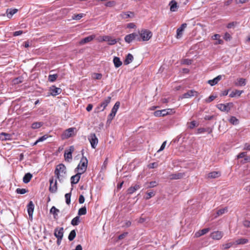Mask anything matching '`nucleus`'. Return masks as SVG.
I'll list each match as a JSON object with an SVG mask.
<instances>
[{
	"instance_id": "39",
	"label": "nucleus",
	"mask_w": 250,
	"mask_h": 250,
	"mask_svg": "<svg viewBox=\"0 0 250 250\" xmlns=\"http://www.w3.org/2000/svg\"><path fill=\"white\" fill-rule=\"evenodd\" d=\"M76 235V232L75 230L73 229L71 230L68 235V239L69 241H72Z\"/></svg>"
},
{
	"instance_id": "49",
	"label": "nucleus",
	"mask_w": 250,
	"mask_h": 250,
	"mask_svg": "<svg viewBox=\"0 0 250 250\" xmlns=\"http://www.w3.org/2000/svg\"><path fill=\"white\" fill-rule=\"evenodd\" d=\"M50 212L53 213V214H57V213L59 212V210L56 208L55 207H52L50 210Z\"/></svg>"
},
{
	"instance_id": "20",
	"label": "nucleus",
	"mask_w": 250,
	"mask_h": 250,
	"mask_svg": "<svg viewBox=\"0 0 250 250\" xmlns=\"http://www.w3.org/2000/svg\"><path fill=\"white\" fill-rule=\"evenodd\" d=\"M103 41L107 42L109 45H114L117 42V41L115 39H113L108 36H103Z\"/></svg>"
},
{
	"instance_id": "57",
	"label": "nucleus",
	"mask_w": 250,
	"mask_h": 250,
	"mask_svg": "<svg viewBox=\"0 0 250 250\" xmlns=\"http://www.w3.org/2000/svg\"><path fill=\"white\" fill-rule=\"evenodd\" d=\"M115 116V114L111 112L110 114L108 116L107 121L111 122L113 120V119L114 118V117Z\"/></svg>"
},
{
	"instance_id": "27",
	"label": "nucleus",
	"mask_w": 250,
	"mask_h": 250,
	"mask_svg": "<svg viewBox=\"0 0 250 250\" xmlns=\"http://www.w3.org/2000/svg\"><path fill=\"white\" fill-rule=\"evenodd\" d=\"M123 19H127L128 18H132L134 16V13L132 12L128 11L126 12H123L120 15Z\"/></svg>"
},
{
	"instance_id": "64",
	"label": "nucleus",
	"mask_w": 250,
	"mask_h": 250,
	"mask_svg": "<svg viewBox=\"0 0 250 250\" xmlns=\"http://www.w3.org/2000/svg\"><path fill=\"white\" fill-rule=\"evenodd\" d=\"M244 149L247 150H250V144L246 143L244 146Z\"/></svg>"
},
{
	"instance_id": "61",
	"label": "nucleus",
	"mask_w": 250,
	"mask_h": 250,
	"mask_svg": "<svg viewBox=\"0 0 250 250\" xmlns=\"http://www.w3.org/2000/svg\"><path fill=\"white\" fill-rule=\"evenodd\" d=\"M183 63L184 64H188V65L191 64L192 63V61L190 60H188V59H185L183 60Z\"/></svg>"
},
{
	"instance_id": "5",
	"label": "nucleus",
	"mask_w": 250,
	"mask_h": 250,
	"mask_svg": "<svg viewBox=\"0 0 250 250\" xmlns=\"http://www.w3.org/2000/svg\"><path fill=\"white\" fill-rule=\"evenodd\" d=\"M88 139L90 143L91 147L93 148H95L98 143V139L96 137L95 134L91 133L88 136Z\"/></svg>"
},
{
	"instance_id": "53",
	"label": "nucleus",
	"mask_w": 250,
	"mask_h": 250,
	"mask_svg": "<svg viewBox=\"0 0 250 250\" xmlns=\"http://www.w3.org/2000/svg\"><path fill=\"white\" fill-rule=\"evenodd\" d=\"M231 38L230 35L229 33H226L224 35V39L227 41H230Z\"/></svg>"
},
{
	"instance_id": "62",
	"label": "nucleus",
	"mask_w": 250,
	"mask_h": 250,
	"mask_svg": "<svg viewBox=\"0 0 250 250\" xmlns=\"http://www.w3.org/2000/svg\"><path fill=\"white\" fill-rule=\"evenodd\" d=\"M247 154V153L245 152H241L240 153H239L238 155H237V158H243L244 157H245V156Z\"/></svg>"
},
{
	"instance_id": "32",
	"label": "nucleus",
	"mask_w": 250,
	"mask_h": 250,
	"mask_svg": "<svg viewBox=\"0 0 250 250\" xmlns=\"http://www.w3.org/2000/svg\"><path fill=\"white\" fill-rule=\"evenodd\" d=\"M249 240L247 238H240L234 242L235 245H243L247 243Z\"/></svg>"
},
{
	"instance_id": "28",
	"label": "nucleus",
	"mask_w": 250,
	"mask_h": 250,
	"mask_svg": "<svg viewBox=\"0 0 250 250\" xmlns=\"http://www.w3.org/2000/svg\"><path fill=\"white\" fill-rule=\"evenodd\" d=\"M133 60V56L132 54L129 53L126 56L125 59L124 61V64L127 65L130 63Z\"/></svg>"
},
{
	"instance_id": "51",
	"label": "nucleus",
	"mask_w": 250,
	"mask_h": 250,
	"mask_svg": "<svg viewBox=\"0 0 250 250\" xmlns=\"http://www.w3.org/2000/svg\"><path fill=\"white\" fill-rule=\"evenodd\" d=\"M93 78L96 80H100L102 77V75L100 73H94Z\"/></svg>"
},
{
	"instance_id": "59",
	"label": "nucleus",
	"mask_w": 250,
	"mask_h": 250,
	"mask_svg": "<svg viewBox=\"0 0 250 250\" xmlns=\"http://www.w3.org/2000/svg\"><path fill=\"white\" fill-rule=\"evenodd\" d=\"M128 234V232H124L122 234H121V235H120L119 236H118V239L121 240V239H124L125 236H126Z\"/></svg>"
},
{
	"instance_id": "12",
	"label": "nucleus",
	"mask_w": 250,
	"mask_h": 250,
	"mask_svg": "<svg viewBox=\"0 0 250 250\" xmlns=\"http://www.w3.org/2000/svg\"><path fill=\"white\" fill-rule=\"evenodd\" d=\"M75 129V128L71 127L65 130L62 135V139H66L72 136Z\"/></svg>"
},
{
	"instance_id": "7",
	"label": "nucleus",
	"mask_w": 250,
	"mask_h": 250,
	"mask_svg": "<svg viewBox=\"0 0 250 250\" xmlns=\"http://www.w3.org/2000/svg\"><path fill=\"white\" fill-rule=\"evenodd\" d=\"M74 150V147L73 146H70L68 150H66L64 152V157L65 160L67 162H70L72 159V154Z\"/></svg>"
},
{
	"instance_id": "2",
	"label": "nucleus",
	"mask_w": 250,
	"mask_h": 250,
	"mask_svg": "<svg viewBox=\"0 0 250 250\" xmlns=\"http://www.w3.org/2000/svg\"><path fill=\"white\" fill-rule=\"evenodd\" d=\"M137 33L138 37L140 39V41L139 42L148 41L152 36V32L146 29H142L141 30H139L138 32H137Z\"/></svg>"
},
{
	"instance_id": "30",
	"label": "nucleus",
	"mask_w": 250,
	"mask_h": 250,
	"mask_svg": "<svg viewBox=\"0 0 250 250\" xmlns=\"http://www.w3.org/2000/svg\"><path fill=\"white\" fill-rule=\"evenodd\" d=\"M17 11L18 10L17 9H8L6 11L7 17L9 19L11 18L13 15L16 13Z\"/></svg>"
},
{
	"instance_id": "24",
	"label": "nucleus",
	"mask_w": 250,
	"mask_h": 250,
	"mask_svg": "<svg viewBox=\"0 0 250 250\" xmlns=\"http://www.w3.org/2000/svg\"><path fill=\"white\" fill-rule=\"evenodd\" d=\"M50 91L51 94L53 96H56L59 94L61 92L62 90L60 88H57L54 86H53L52 87H51Z\"/></svg>"
},
{
	"instance_id": "21",
	"label": "nucleus",
	"mask_w": 250,
	"mask_h": 250,
	"mask_svg": "<svg viewBox=\"0 0 250 250\" xmlns=\"http://www.w3.org/2000/svg\"><path fill=\"white\" fill-rule=\"evenodd\" d=\"M222 79L221 75H218L216 78H214L212 80H210L208 81V83L211 86H213L217 84L219 81H220Z\"/></svg>"
},
{
	"instance_id": "31",
	"label": "nucleus",
	"mask_w": 250,
	"mask_h": 250,
	"mask_svg": "<svg viewBox=\"0 0 250 250\" xmlns=\"http://www.w3.org/2000/svg\"><path fill=\"white\" fill-rule=\"evenodd\" d=\"M32 174H31L30 173H26L23 178V183L25 184L29 183L32 178Z\"/></svg>"
},
{
	"instance_id": "52",
	"label": "nucleus",
	"mask_w": 250,
	"mask_h": 250,
	"mask_svg": "<svg viewBox=\"0 0 250 250\" xmlns=\"http://www.w3.org/2000/svg\"><path fill=\"white\" fill-rule=\"evenodd\" d=\"M216 98V96H214L213 95L210 96L208 99H206V102L207 103H209L212 101H213L215 98Z\"/></svg>"
},
{
	"instance_id": "48",
	"label": "nucleus",
	"mask_w": 250,
	"mask_h": 250,
	"mask_svg": "<svg viewBox=\"0 0 250 250\" xmlns=\"http://www.w3.org/2000/svg\"><path fill=\"white\" fill-rule=\"evenodd\" d=\"M65 200H66V203L67 205H69L70 203L71 193H68L65 194Z\"/></svg>"
},
{
	"instance_id": "36",
	"label": "nucleus",
	"mask_w": 250,
	"mask_h": 250,
	"mask_svg": "<svg viewBox=\"0 0 250 250\" xmlns=\"http://www.w3.org/2000/svg\"><path fill=\"white\" fill-rule=\"evenodd\" d=\"M120 105V103L119 102H117L115 104H114V106L113 107L112 110H111V113L114 114L116 115L117 110H118L119 106Z\"/></svg>"
},
{
	"instance_id": "23",
	"label": "nucleus",
	"mask_w": 250,
	"mask_h": 250,
	"mask_svg": "<svg viewBox=\"0 0 250 250\" xmlns=\"http://www.w3.org/2000/svg\"><path fill=\"white\" fill-rule=\"evenodd\" d=\"M246 84V80L244 78L238 79L235 82V85L237 86H245Z\"/></svg>"
},
{
	"instance_id": "54",
	"label": "nucleus",
	"mask_w": 250,
	"mask_h": 250,
	"mask_svg": "<svg viewBox=\"0 0 250 250\" xmlns=\"http://www.w3.org/2000/svg\"><path fill=\"white\" fill-rule=\"evenodd\" d=\"M196 126H197V123L195 121H193L189 123V125H188V128H189L190 129H192Z\"/></svg>"
},
{
	"instance_id": "44",
	"label": "nucleus",
	"mask_w": 250,
	"mask_h": 250,
	"mask_svg": "<svg viewBox=\"0 0 250 250\" xmlns=\"http://www.w3.org/2000/svg\"><path fill=\"white\" fill-rule=\"evenodd\" d=\"M47 135H44L41 137H40L34 144V145H36L38 143L40 142H42L48 138Z\"/></svg>"
},
{
	"instance_id": "3",
	"label": "nucleus",
	"mask_w": 250,
	"mask_h": 250,
	"mask_svg": "<svg viewBox=\"0 0 250 250\" xmlns=\"http://www.w3.org/2000/svg\"><path fill=\"white\" fill-rule=\"evenodd\" d=\"M88 160L86 157H83L80 163L75 169V172H79V174H82L86 170L87 167Z\"/></svg>"
},
{
	"instance_id": "16",
	"label": "nucleus",
	"mask_w": 250,
	"mask_h": 250,
	"mask_svg": "<svg viewBox=\"0 0 250 250\" xmlns=\"http://www.w3.org/2000/svg\"><path fill=\"white\" fill-rule=\"evenodd\" d=\"M187 26V24L186 23H183L177 29L176 38L177 39H179L182 37L183 31L186 28Z\"/></svg>"
},
{
	"instance_id": "45",
	"label": "nucleus",
	"mask_w": 250,
	"mask_h": 250,
	"mask_svg": "<svg viewBox=\"0 0 250 250\" xmlns=\"http://www.w3.org/2000/svg\"><path fill=\"white\" fill-rule=\"evenodd\" d=\"M229 122L233 125L238 124V120L235 117L232 116L229 120Z\"/></svg>"
},
{
	"instance_id": "46",
	"label": "nucleus",
	"mask_w": 250,
	"mask_h": 250,
	"mask_svg": "<svg viewBox=\"0 0 250 250\" xmlns=\"http://www.w3.org/2000/svg\"><path fill=\"white\" fill-rule=\"evenodd\" d=\"M233 245H235L234 242H230V243H226V244H223L222 245V247H223V249L227 250V249H228L230 248Z\"/></svg>"
},
{
	"instance_id": "55",
	"label": "nucleus",
	"mask_w": 250,
	"mask_h": 250,
	"mask_svg": "<svg viewBox=\"0 0 250 250\" xmlns=\"http://www.w3.org/2000/svg\"><path fill=\"white\" fill-rule=\"evenodd\" d=\"M158 165L157 163L154 162V163H152L149 164L148 165V167L149 168H154L157 167H158Z\"/></svg>"
},
{
	"instance_id": "13",
	"label": "nucleus",
	"mask_w": 250,
	"mask_h": 250,
	"mask_svg": "<svg viewBox=\"0 0 250 250\" xmlns=\"http://www.w3.org/2000/svg\"><path fill=\"white\" fill-rule=\"evenodd\" d=\"M223 236V232L220 231H214L210 234V237L211 238L217 240L221 239Z\"/></svg>"
},
{
	"instance_id": "8",
	"label": "nucleus",
	"mask_w": 250,
	"mask_h": 250,
	"mask_svg": "<svg viewBox=\"0 0 250 250\" xmlns=\"http://www.w3.org/2000/svg\"><path fill=\"white\" fill-rule=\"evenodd\" d=\"M50 186L49 190L51 193H55L57 190V180L54 181V178L52 177L49 180Z\"/></svg>"
},
{
	"instance_id": "15",
	"label": "nucleus",
	"mask_w": 250,
	"mask_h": 250,
	"mask_svg": "<svg viewBox=\"0 0 250 250\" xmlns=\"http://www.w3.org/2000/svg\"><path fill=\"white\" fill-rule=\"evenodd\" d=\"M54 235L56 238H60L62 239L63 236V228H56L55 229Z\"/></svg>"
},
{
	"instance_id": "63",
	"label": "nucleus",
	"mask_w": 250,
	"mask_h": 250,
	"mask_svg": "<svg viewBox=\"0 0 250 250\" xmlns=\"http://www.w3.org/2000/svg\"><path fill=\"white\" fill-rule=\"evenodd\" d=\"M79 202L80 204H83L84 202V197L83 195H81L80 196Z\"/></svg>"
},
{
	"instance_id": "4",
	"label": "nucleus",
	"mask_w": 250,
	"mask_h": 250,
	"mask_svg": "<svg viewBox=\"0 0 250 250\" xmlns=\"http://www.w3.org/2000/svg\"><path fill=\"white\" fill-rule=\"evenodd\" d=\"M125 41L127 43H129L133 41L139 42L140 39L138 37L137 32H134L126 35L125 37Z\"/></svg>"
},
{
	"instance_id": "26",
	"label": "nucleus",
	"mask_w": 250,
	"mask_h": 250,
	"mask_svg": "<svg viewBox=\"0 0 250 250\" xmlns=\"http://www.w3.org/2000/svg\"><path fill=\"white\" fill-rule=\"evenodd\" d=\"M209 228H206L198 231V232L195 233V236L197 237H200L207 233H208L209 231Z\"/></svg>"
},
{
	"instance_id": "43",
	"label": "nucleus",
	"mask_w": 250,
	"mask_h": 250,
	"mask_svg": "<svg viewBox=\"0 0 250 250\" xmlns=\"http://www.w3.org/2000/svg\"><path fill=\"white\" fill-rule=\"evenodd\" d=\"M79 222L80 217L79 216H76L72 220L71 224L73 226H77L79 224Z\"/></svg>"
},
{
	"instance_id": "1",
	"label": "nucleus",
	"mask_w": 250,
	"mask_h": 250,
	"mask_svg": "<svg viewBox=\"0 0 250 250\" xmlns=\"http://www.w3.org/2000/svg\"><path fill=\"white\" fill-rule=\"evenodd\" d=\"M54 173L57 179H58L60 182L63 181L66 173V168L65 166L62 164L58 165L56 167Z\"/></svg>"
},
{
	"instance_id": "9",
	"label": "nucleus",
	"mask_w": 250,
	"mask_h": 250,
	"mask_svg": "<svg viewBox=\"0 0 250 250\" xmlns=\"http://www.w3.org/2000/svg\"><path fill=\"white\" fill-rule=\"evenodd\" d=\"M198 94V92L197 91H195L194 90H188L187 92L183 94L180 97V98H181V99L189 98L193 96H197Z\"/></svg>"
},
{
	"instance_id": "18",
	"label": "nucleus",
	"mask_w": 250,
	"mask_h": 250,
	"mask_svg": "<svg viewBox=\"0 0 250 250\" xmlns=\"http://www.w3.org/2000/svg\"><path fill=\"white\" fill-rule=\"evenodd\" d=\"M34 209V205L32 201H30L27 205V211L30 218H32Z\"/></svg>"
},
{
	"instance_id": "11",
	"label": "nucleus",
	"mask_w": 250,
	"mask_h": 250,
	"mask_svg": "<svg viewBox=\"0 0 250 250\" xmlns=\"http://www.w3.org/2000/svg\"><path fill=\"white\" fill-rule=\"evenodd\" d=\"M111 100L110 97H107L103 102L101 103V104L97 107V108L99 109L100 111H103L105 108V107L107 106V105L109 104Z\"/></svg>"
},
{
	"instance_id": "29",
	"label": "nucleus",
	"mask_w": 250,
	"mask_h": 250,
	"mask_svg": "<svg viewBox=\"0 0 250 250\" xmlns=\"http://www.w3.org/2000/svg\"><path fill=\"white\" fill-rule=\"evenodd\" d=\"M221 173L219 171H212L208 174V178H216L220 177Z\"/></svg>"
},
{
	"instance_id": "35",
	"label": "nucleus",
	"mask_w": 250,
	"mask_h": 250,
	"mask_svg": "<svg viewBox=\"0 0 250 250\" xmlns=\"http://www.w3.org/2000/svg\"><path fill=\"white\" fill-rule=\"evenodd\" d=\"M243 92V91L242 90H235V91H232L230 94L229 96L230 97H234L236 95L238 96H240L241 94Z\"/></svg>"
},
{
	"instance_id": "38",
	"label": "nucleus",
	"mask_w": 250,
	"mask_h": 250,
	"mask_svg": "<svg viewBox=\"0 0 250 250\" xmlns=\"http://www.w3.org/2000/svg\"><path fill=\"white\" fill-rule=\"evenodd\" d=\"M158 185L156 181H152L149 183H146L145 186L146 188H152L156 187Z\"/></svg>"
},
{
	"instance_id": "58",
	"label": "nucleus",
	"mask_w": 250,
	"mask_h": 250,
	"mask_svg": "<svg viewBox=\"0 0 250 250\" xmlns=\"http://www.w3.org/2000/svg\"><path fill=\"white\" fill-rule=\"evenodd\" d=\"M115 5V2L114 1H108L106 3L105 6H108V7H112Z\"/></svg>"
},
{
	"instance_id": "37",
	"label": "nucleus",
	"mask_w": 250,
	"mask_h": 250,
	"mask_svg": "<svg viewBox=\"0 0 250 250\" xmlns=\"http://www.w3.org/2000/svg\"><path fill=\"white\" fill-rule=\"evenodd\" d=\"M43 125L42 122H34L32 124L31 127L33 129H38Z\"/></svg>"
},
{
	"instance_id": "47",
	"label": "nucleus",
	"mask_w": 250,
	"mask_h": 250,
	"mask_svg": "<svg viewBox=\"0 0 250 250\" xmlns=\"http://www.w3.org/2000/svg\"><path fill=\"white\" fill-rule=\"evenodd\" d=\"M57 74L49 75L48 76V80L51 82H53L57 79Z\"/></svg>"
},
{
	"instance_id": "10",
	"label": "nucleus",
	"mask_w": 250,
	"mask_h": 250,
	"mask_svg": "<svg viewBox=\"0 0 250 250\" xmlns=\"http://www.w3.org/2000/svg\"><path fill=\"white\" fill-rule=\"evenodd\" d=\"M185 176V173L177 172L168 175V178L171 180L182 179Z\"/></svg>"
},
{
	"instance_id": "33",
	"label": "nucleus",
	"mask_w": 250,
	"mask_h": 250,
	"mask_svg": "<svg viewBox=\"0 0 250 250\" xmlns=\"http://www.w3.org/2000/svg\"><path fill=\"white\" fill-rule=\"evenodd\" d=\"M170 6V10L172 12H175L176 11L177 8V3L175 0H172L169 3Z\"/></svg>"
},
{
	"instance_id": "42",
	"label": "nucleus",
	"mask_w": 250,
	"mask_h": 250,
	"mask_svg": "<svg viewBox=\"0 0 250 250\" xmlns=\"http://www.w3.org/2000/svg\"><path fill=\"white\" fill-rule=\"evenodd\" d=\"M85 15L83 13L78 14H74L72 17V19L74 20H79L81 18H82Z\"/></svg>"
},
{
	"instance_id": "40",
	"label": "nucleus",
	"mask_w": 250,
	"mask_h": 250,
	"mask_svg": "<svg viewBox=\"0 0 250 250\" xmlns=\"http://www.w3.org/2000/svg\"><path fill=\"white\" fill-rule=\"evenodd\" d=\"M0 137H2V136H4V138H2V140H11V135L8 133H6L4 132H2L0 134Z\"/></svg>"
},
{
	"instance_id": "22",
	"label": "nucleus",
	"mask_w": 250,
	"mask_h": 250,
	"mask_svg": "<svg viewBox=\"0 0 250 250\" xmlns=\"http://www.w3.org/2000/svg\"><path fill=\"white\" fill-rule=\"evenodd\" d=\"M141 186L139 184H136L133 187H131L127 189V193L129 194H131L133 193L137 190L139 189L140 188Z\"/></svg>"
},
{
	"instance_id": "50",
	"label": "nucleus",
	"mask_w": 250,
	"mask_h": 250,
	"mask_svg": "<svg viewBox=\"0 0 250 250\" xmlns=\"http://www.w3.org/2000/svg\"><path fill=\"white\" fill-rule=\"evenodd\" d=\"M16 192L19 194H23L27 192V190L25 188H17L16 189Z\"/></svg>"
},
{
	"instance_id": "34",
	"label": "nucleus",
	"mask_w": 250,
	"mask_h": 250,
	"mask_svg": "<svg viewBox=\"0 0 250 250\" xmlns=\"http://www.w3.org/2000/svg\"><path fill=\"white\" fill-rule=\"evenodd\" d=\"M228 211V208L226 207L220 209L217 211L216 214L214 216L215 218L217 217L220 215H223Z\"/></svg>"
},
{
	"instance_id": "17",
	"label": "nucleus",
	"mask_w": 250,
	"mask_h": 250,
	"mask_svg": "<svg viewBox=\"0 0 250 250\" xmlns=\"http://www.w3.org/2000/svg\"><path fill=\"white\" fill-rule=\"evenodd\" d=\"M95 37L96 36L95 35H92L87 37H85L80 41L79 44L83 45L85 43H88L92 41L94 39H95Z\"/></svg>"
},
{
	"instance_id": "14",
	"label": "nucleus",
	"mask_w": 250,
	"mask_h": 250,
	"mask_svg": "<svg viewBox=\"0 0 250 250\" xmlns=\"http://www.w3.org/2000/svg\"><path fill=\"white\" fill-rule=\"evenodd\" d=\"M168 110L170 109H163L161 110H157L154 112V115L155 117L164 116L169 114Z\"/></svg>"
},
{
	"instance_id": "56",
	"label": "nucleus",
	"mask_w": 250,
	"mask_h": 250,
	"mask_svg": "<svg viewBox=\"0 0 250 250\" xmlns=\"http://www.w3.org/2000/svg\"><path fill=\"white\" fill-rule=\"evenodd\" d=\"M243 225L246 228H250V221L244 220L243 222Z\"/></svg>"
},
{
	"instance_id": "60",
	"label": "nucleus",
	"mask_w": 250,
	"mask_h": 250,
	"mask_svg": "<svg viewBox=\"0 0 250 250\" xmlns=\"http://www.w3.org/2000/svg\"><path fill=\"white\" fill-rule=\"evenodd\" d=\"M147 196L146 197V199H149L155 195V193L153 192H149L147 193Z\"/></svg>"
},
{
	"instance_id": "25",
	"label": "nucleus",
	"mask_w": 250,
	"mask_h": 250,
	"mask_svg": "<svg viewBox=\"0 0 250 250\" xmlns=\"http://www.w3.org/2000/svg\"><path fill=\"white\" fill-rule=\"evenodd\" d=\"M114 66L116 68H118L122 65V62L120 59L117 57H114L113 60Z\"/></svg>"
},
{
	"instance_id": "19",
	"label": "nucleus",
	"mask_w": 250,
	"mask_h": 250,
	"mask_svg": "<svg viewBox=\"0 0 250 250\" xmlns=\"http://www.w3.org/2000/svg\"><path fill=\"white\" fill-rule=\"evenodd\" d=\"M81 174L77 172L75 175L71 177V184L72 185L78 183L80 179Z\"/></svg>"
},
{
	"instance_id": "41",
	"label": "nucleus",
	"mask_w": 250,
	"mask_h": 250,
	"mask_svg": "<svg viewBox=\"0 0 250 250\" xmlns=\"http://www.w3.org/2000/svg\"><path fill=\"white\" fill-rule=\"evenodd\" d=\"M86 214V207L84 206L83 208H80L78 210V215L81 216V215H85Z\"/></svg>"
},
{
	"instance_id": "6",
	"label": "nucleus",
	"mask_w": 250,
	"mask_h": 250,
	"mask_svg": "<svg viewBox=\"0 0 250 250\" xmlns=\"http://www.w3.org/2000/svg\"><path fill=\"white\" fill-rule=\"evenodd\" d=\"M233 104L232 103H229L227 104H220L217 105V108L222 111L228 112L230 108L233 106Z\"/></svg>"
}]
</instances>
